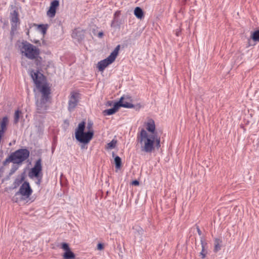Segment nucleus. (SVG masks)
<instances>
[{
  "label": "nucleus",
  "mask_w": 259,
  "mask_h": 259,
  "mask_svg": "<svg viewBox=\"0 0 259 259\" xmlns=\"http://www.w3.org/2000/svg\"><path fill=\"white\" fill-rule=\"evenodd\" d=\"M29 74L38 92L40 94L39 97L37 93L35 94L36 112L39 114H45L47 112L51 103V89L46 82L45 76L39 71L31 70Z\"/></svg>",
  "instance_id": "1"
},
{
  "label": "nucleus",
  "mask_w": 259,
  "mask_h": 259,
  "mask_svg": "<svg viewBox=\"0 0 259 259\" xmlns=\"http://www.w3.org/2000/svg\"><path fill=\"white\" fill-rule=\"evenodd\" d=\"M155 135L148 136L144 129H142L137 136V141L141 144L142 151L150 153L154 149Z\"/></svg>",
  "instance_id": "2"
},
{
  "label": "nucleus",
  "mask_w": 259,
  "mask_h": 259,
  "mask_svg": "<svg viewBox=\"0 0 259 259\" xmlns=\"http://www.w3.org/2000/svg\"><path fill=\"white\" fill-rule=\"evenodd\" d=\"M19 49L22 56L30 60L36 58L40 55V50L27 41H22L19 46Z\"/></svg>",
  "instance_id": "3"
},
{
  "label": "nucleus",
  "mask_w": 259,
  "mask_h": 259,
  "mask_svg": "<svg viewBox=\"0 0 259 259\" xmlns=\"http://www.w3.org/2000/svg\"><path fill=\"white\" fill-rule=\"evenodd\" d=\"M85 124V123L84 121L79 123L75 132V138L81 143L88 144L93 137L94 131L92 130L84 132Z\"/></svg>",
  "instance_id": "4"
},
{
  "label": "nucleus",
  "mask_w": 259,
  "mask_h": 259,
  "mask_svg": "<svg viewBox=\"0 0 259 259\" xmlns=\"http://www.w3.org/2000/svg\"><path fill=\"white\" fill-rule=\"evenodd\" d=\"M32 192L33 191L30 187L29 183L28 182L25 181L20 187L19 191L16 193L13 200L16 202H18V198L15 197L17 196H20V199L21 200H26L30 197Z\"/></svg>",
  "instance_id": "5"
},
{
  "label": "nucleus",
  "mask_w": 259,
  "mask_h": 259,
  "mask_svg": "<svg viewBox=\"0 0 259 259\" xmlns=\"http://www.w3.org/2000/svg\"><path fill=\"white\" fill-rule=\"evenodd\" d=\"M119 49L120 45L117 46L107 58L98 62V68L100 71H103L107 66L112 63L115 61L118 55Z\"/></svg>",
  "instance_id": "6"
},
{
  "label": "nucleus",
  "mask_w": 259,
  "mask_h": 259,
  "mask_svg": "<svg viewBox=\"0 0 259 259\" xmlns=\"http://www.w3.org/2000/svg\"><path fill=\"white\" fill-rule=\"evenodd\" d=\"M30 152L27 149H20L11 153L14 163L20 164L26 160L29 156Z\"/></svg>",
  "instance_id": "7"
},
{
  "label": "nucleus",
  "mask_w": 259,
  "mask_h": 259,
  "mask_svg": "<svg viewBox=\"0 0 259 259\" xmlns=\"http://www.w3.org/2000/svg\"><path fill=\"white\" fill-rule=\"evenodd\" d=\"M80 99V94L75 91H72L70 93L68 97V110L72 112L74 110L78 105Z\"/></svg>",
  "instance_id": "8"
},
{
  "label": "nucleus",
  "mask_w": 259,
  "mask_h": 259,
  "mask_svg": "<svg viewBox=\"0 0 259 259\" xmlns=\"http://www.w3.org/2000/svg\"><path fill=\"white\" fill-rule=\"evenodd\" d=\"M41 170V159L39 158L36 160L34 167L31 168V171L29 173V176L31 178L34 177L38 178L39 177V173Z\"/></svg>",
  "instance_id": "9"
},
{
  "label": "nucleus",
  "mask_w": 259,
  "mask_h": 259,
  "mask_svg": "<svg viewBox=\"0 0 259 259\" xmlns=\"http://www.w3.org/2000/svg\"><path fill=\"white\" fill-rule=\"evenodd\" d=\"M132 101L131 98L128 96H123L121 97L120 100L116 102L117 104L118 107H122L127 108H133L134 105L131 103Z\"/></svg>",
  "instance_id": "10"
},
{
  "label": "nucleus",
  "mask_w": 259,
  "mask_h": 259,
  "mask_svg": "<svg viewBox=\"0 0 259 259\" xmlns=\"http://www.w3.org/2000/svg\"><path fill=\"white\" fill-rule=\"evenodd\" d=\"M59 6V2L58 0H54L51 3L49 10L47 12V15L51 18L55 17L56 13V9Z\"/></svg>",
  "instance_id": "11"
},
{
  "label": "nucleus",
  "mask_w": 259,
  "mask_h": 259,
  "mask_svg": "<svg viewBox=\"0 0 259 259\" xmlns=\"http://www.w3.org/2000/svg\"><path fill=\"white\" fill-rule=\"evenodd\" d=\"M11 15V29L12 30H14L16 29L17 23L19 21L18 13L16 10H14Z\"/></svg>",
  "instance_id": "12"
},
{
  "label": "nucleus",
  "mask_w": 259,
  "mask_h": 259,
  "mask_svg": "<svg viewBox=\"0 0 259 259\" xmlns=\"http://www.w3.org/2000/svg\"><path fill=\"white\" fill-rule=\"evenodd\" d=\"M9 119L7 116L4 117L0 121V133L4 134L7 130V125Z\"/></svg>",
  "instance_id": "13"
},
{
  "label": "nucleus",
  "mask_w": 259,
  "mask_h": 259,
  "mask_svg": "<svg viewBox=\"0 0 259 259\" xmlns=\"http://www.w3.org/2000/svg\"><path fill=\"white\" fill-rule=\"evenodd\" d=\"M119 107L117 104L115 103L114 104L113 107L109 109L105 110L103 111L104 115H110L115 113L118 109Z\"/></svg>",
  "instance_id": "14"
},
{
  "label": "nucleus",
  "mask_w": 259,
  "mask_h": 259,
  "mask_svg": "<svg viewBox=\"0 0 259 259\" xmlns=\"http://www.w3.org/2000/svg\"><path fill=\"white\" fill-rule=\"evenodd\" d=\"M147 130L149 132L155 135V125L153 120H149L147 123Z\"/></svg>",
  "instance_id": "15"
},
{
  "label": "nucleus",
  "mask_w": 259,
  "mask_h": 259,
  "mask_svg": "<svg viewBox=\"0 0 259 259\" xmlns=\"http://www.w3.org/2000/svg\"><path fill=\"white\" fill-rule=\"evenodd\" d=\"M201 244L202 246V250L200 252V255L202 256V258H204L206 254L207 253V243L203 241L202 239L201 240Z\"/></svg>",
  "instance_id": "16"
},
{
  "label": "nucleus",
  "mask_w": 259,
  "mask_h": 259,
  "mask_svg": "<svg viewBox=\"0 0 259 259\" xmlns=\"http://www.w3.org/2000/svg\"><path fill=\"white\" fill-rule=\"evenodd\" d=\"M214 251L215 252H217L219 250H221L222 245V240L219 238H216L214 240Z\"/></svg>",
  "instance_id": "17"
},
{
  "label": "nucleus",
  "mask_w": 259,
  "mask_h": 259,
  "mask_svg": "<svg viewBox=\"0 0 259 259\" xmlns=\"http://www.w3.org/2000/svg\"><path fill=\"white\" fill-rule=\"evenodd\" d=\"M112 156L114 157V162L115 164V168L117 169H119L121 167V159L120 157L118 156H115V154L114 153H112Z\"/></svg>",
  "instance_id": "18"
},
{
  "label": "nucleus",
  "mask_w": 259,
  "mask_h": 259,
  "mask_svg": "<svg viewBox=\"0 0 259 259\" xmlns=\"http://www.w3.org/2000/svg\"><path fill=\"white\" fill-rule=\"evenodd\" d=\"M63 259H74L75 255L74 253L71 251V250L65 251L63 255Z\"/></svg>",
  "instance_id": "19"
},
{
  "label": "nucleus",
  "mask_w": 259,
  "mask_h": 259,
  "mask_svg": "<svg viewBox=\"0 0 259 259\" xmlns=\"http://www.w3.org/2000/svg\"><path fill=\"white\" fill-rule=\"evenodd\" d=\"M135 15L139 19H142L144 16L142 9L140 7H136L134 10Z\"/></svg>",
  "instance_id": "20"
},
{
  "label": "nucleus",
  "mask_w": 259,
  "mask_h": 259,
  "mask_svg": "<svg viewBox=\"0 0 259 259\" xmlns=\"http://www.w3.org/2000/svg\"><path fill=\"white\" fill-rule=\"evenodd\" d=\"M38 28L42 34H45L46 33V31L48 28V25L39 24L38 25Z\"/></svg>",
  "instance_id": "21"
},
{
  "label": "nucleus",
  "mask_w": 259,
  "mask_h": 259,
  "mask_svg": "<svg viewBox=\"0 0 259 259\" xmlns=\"http://www.w3.org/2000/svg\"><path fill=\"white\" fill-rule=\"evenodd\" d=\"M252 39L254 41H259V29L255 31L252 34L251 36Z\"/></svg>",
  "instance_id": "22"
},
{
  "label": "nucleus",
  "mask_w": 259,
  "mask_h": 259,
  "mask_svg": "<svg viewBox=\"0 0 259 259\" xmlns=\"http://www.w3.org/2000/svg\"><path fill=\"white\" fill-rule=\"evenodd\" d=\"M10 162H12L14 163V161L13 160V156H12L11 154H10V155L8 158H7L4 161L3 164L4 165H6V164H7V163H9Z\"/></svg>",
  "instance_id": "23"
},
{
  "label": "nucleus",
  "mask_w": 259,
  "mask_h": 259,
  "mask_svg": "<svg viewBox=\"0 0 259 259\" xmlns=\"http://www.w3.org/2000/svg\"><path fill=\"white\" fill-rule=\"evenodd\" d=\"M20 113H21V111H20L18 110H17L15 111V115H14V122L15 123H17L18 122V121L19 120Z\"/></svg>",
  "instance_id": "24"
},
{
  "label": "nucleus",
  "mask_w": 259,
  "mask_h": 259,
  "mask_svg": "<svg viewBox=\"0 0 259 259\" xmlns=\"http://www.w3.org/2000/svg\"><path fill=\"white\" fill-rule=\"evenodd\" d=\"M116 144V141L113 140L107 144V148L109 149L114 148L115 147Z\"/></svg>",
  "instance_id": "25"
},
{
  "label": "nucleus",
  "mask_w": 259,
  "mask_h": 259,
  "mask_svg": "<svg viewBox=\"0 0 259 259\" xmlns=\"http://www.w3.org/2000/svg\"><path fill=\"white\" fill-rule=\"evenodd\" d=\"M155 141L156 142V147L157 149H159V148L160 147V137H157L156 134H155Z\"/></svg>",
  "instance_id": "26"
},
{
  "label": "nucleus",
  "mask_w": 259,
  "mask_h": 259,
  "mask_svg": "<svg viewBox=\"0 0 259 259\" xmlns=\"http://www.w3.org/2000/svg\"><path fill=\"white\" fill-rule=\"evenodd\" d=\"M34 60H35V64L36 66H40L41 64L42 58L39 56V55Z\"/></svg>",
  "instance_id": "27"
},
{
  "label": "nucleus",
  "mask_w": 259,
  "mask_h": 259,
  "mask_svg": "<svg viewBox=\"0 0 259 259\" xmlns=\"http://www.w3.org/2000/svg\"><path fill=\"white\" fill-rule=\"evenodd\" d=\"M62 248L63 249H64L65 251H67L68 250H70L69 247V245L67 243H63L62 244Z\"/></svg>",
  "instance_id": "28"
},
{
  "label": "nucleus",
  "mask_w": 259,
  "mask_h": 259,
  "mask_svg": "<svg viewBox=\"0 0 259 259\" xmlns=\"http://www.w3.org/2000/svg\"><path fill=\"white\" fill-rule=\"evenodd\" d=\"M117 19L115 18H114L113 20L112 21L111 26L112 27H115L116 26V23H117Z\"/></svg>",
  "instance_id": "29"
},
{
  "label": "nucleus",
  "mask_w": 259,
  "mask_h": 259,
  "mask_svg": "<svg viewBox=\"0 0 259 259\" xmlns=\"http://www.w3.org/2000/svg\"><path fill=\"white\" fill-rule=\"evenodd\" d=\"M132 184L134 186L139 185V182L138 180H134L132 182Z\"/></svg>",
  "instance_id": "30"
},
{
  "label": "nucleus",
  "mask_w": 259,
  "mask_h": 259,
  "mask_svg": "<svg viewBox=\"0 0 259 259\" xmlns=\"http://www.w3.org/2000/svg\"><path fill=\"white\" fill-rule=\"evenodd\" d=\"M120 15V11H116L115 13H114V18H115L117 19V17H118V16H119V15Z\"/></svg>",
  "instance_id": "31"
},
{
  "label": "nucleus",
  "mask_w": 259,
  "mask_h": 259,
  "mask_svg": "<svg viewBox=\"0 0 259 259\" xmlns=\"http://www.w3.org/2000/svg\"><path fill=\"white\" fill-rule=\"evenodd\" d=\"M23 181V178H22L21 179H16L15 183H17V185H19V184L21 183Z\"/></svg>",
  "instance_id": "32"
},
{
  "label": "nucleus",
  "mask_w": 259,
  "mask_h": 259,
  "mask_svg": "<svg viewBox=\"0 0 259 259\" xmlns=\"http://www.w3.org/2000/svg\"><path fill=\"white\" fill-rule=\"evenodd\" d=\"M97 248L99 250H102L103 249V245L102 243H99L97 245Z\"/></svg>",
  "instance_id": "33"
},
{
  "label": "nucleus",
  "mask_w": 259,
  "mask_h": 259,
  "mask_svg": "<svg viewBox=\"0 0 259 259\" xmlns=\"http://www.w3.org/2000/svg\"><path fill=\"white\" fill-rule=\"evenodd\" d=\"M196 229L198 234H199V236H201L202 234V232L198 226H196Z\"/></svg>",
  "instance_id": "34"
},
{
  "label": "nucleus",
  "mask_w": 259,
  "mask_h": 259,
  "mask_svg": "<svg viewBox=\"0 0 259 259\" xmlns=\"http://www.w3.org/2000/svg\"><path fill=\"white\" fill-rule=\"evenodd\" d=\"M104 34H103V32H99L98 34V36L99 37V38H101L103 37Z\"/></svg>",
  "instance_id": "35"
},
{
  "label": "nucleus",
  "mask_w": 259,
  "mask_h": 259,
  "mask_svg": "<svg viewBox=\"0 0 259 259\" xmlns=\"http://www.w3.org/2000/svg\"><path fill=\"white\" fill-rule=\"evenodd\" d=\"M17 169V167H12L11 170V174H13V172H14Z\"/></svg>",
  "instance_id": "36"
},
{
  "label": "nucleus",
  "mask_w": 259,
  "mask_h": 259,
  "mask_svg": "<svg viewBox=\"0 0 259 259\" xmlns=\"http://www.w3.org/2000/svg\"><path fill=\"white\" fill-rule=\"evenodd\" d=\"M92 125H93V123H88V126H87L88 128L89 129V130L90 128H92Z\"/></svg>",
  "instance_id": "37"
},
{
  "label": "nucleus",
  "mask_w": 259,
  "mask_h": 259,
  "mask_svg": "<svg viewBox=\"0 0 259 259\" xmlns=\"http://www.w3.org/2000/svg\"><path fill=\"white\" fill-rule=\"evenodd\" d=\"M40 179H41V178H40ZM40 179L38 180V181H39V182H40ZM38 183L39 184V182H38Z\"/></svg>",
  "instance_id": "38"
}]
</instances>
